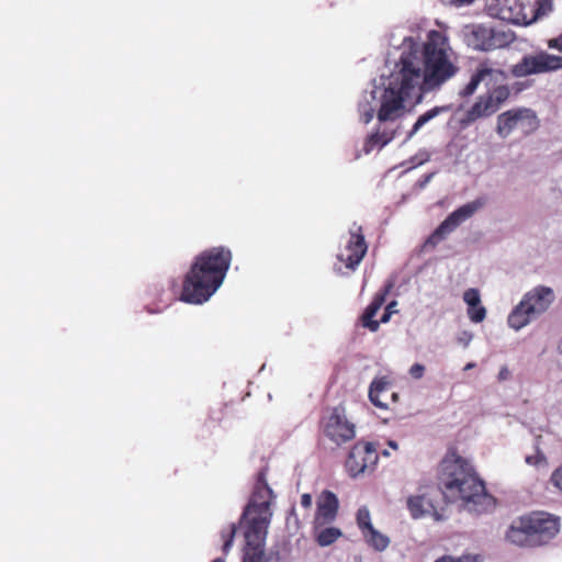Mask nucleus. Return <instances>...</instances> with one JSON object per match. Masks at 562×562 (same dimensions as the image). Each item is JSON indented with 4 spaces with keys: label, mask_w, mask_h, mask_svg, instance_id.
Listing matches in <instances>:
<instances>
[{
    "label": "nucleus",
    "mask_w": 562,
    "mask_h": 562,
    "mask_svg": "<svg viewBox=\"0 0 562 562\" xmlns=\"http://www.w3.org/2000/svg\"><path fill=\"white\" fill-rule=\"evenodd\" d=\"M562 69V56L552 55L544 50L526 55L513 66L512 72L521 78L536 74L552 72Z\"/></svg>",
    "instance_id": "423d86ee"
},
{
    "label": "nucleus",
    "mask_w": 562,
    "mask_h": 562,
    "mask_svg": "<svg viewBox=\"0 0 562 562\" xmlns=\"http://www.w3.org/2000/svg\"><path fill=\"white\" fill-rule=\"evenodd\" d=\"M392 288H393V283L390 282L385 286L384 292L378 293L374 296L372 303L367 307V310L362 316V325L364 327L369 328L371 331H376L379 329L380 324L378 321H375L373 318L376 315V313L379 312V310L381 308V306L384 304L385 297Z\"/></svg>",
    "instance_id": "6ab92c4d"
},
{
    "label": "nucleus",
    "mask_w": 562,
    "mask_h": 562,
    "mask_svg": "<svg viewBox=\"0 0 562 562\" xmlns=\"http://www.w3.org/2000/svg\"><path fill=\"white\" fill-rule=\"evenodd\" d=\"M396 306H397V302H396V301H392V302H390V303L386 305V307H385V308H386V310H389V311H392V314H395V313H397V312H398V311H397V308H396Z\"/></svg>",
    "instance_id": "a19ab883"
},
{
    "label": "nucleus",
    "mask_w": 562,
    "mask_h": 562,
    "mask_svg": "<svg viewBox=\"0 0 562 562\" xmlns=\"http://www.w3.org/2000/svg\"><path fill=\"white\" fill-rule=\"evenodd\" d=\"M440 484L445 499L461 510L483 514L495 505L471 462L456 451H449L441 461Z\"/></svg>",
    "instance_id": "f03ea898"
},
{
    "label": "nucleus",
    "mask_w": 562,
    "mask_h": 562,
    "mask_svg": "<svg viewBox=\"0 0 562 562\" xmlns=\"http://www.w3.org/2000/svg\"><path fill=\"white\" fill-rule=\"evenodd\" d=\"M368 543L378 551H383L387 548L390 540L386 536L379 532L376 529L371 527L363 532Z\"/></svg>",
    "instance_id": "393cba45"
},
{
    "label": "nucleus",
    "mask_w": 562,
    "mask_h": 562,
    "mask_svg": "<svg viewBox=\"0 0 562 562\" xmlns=\"http://www.w3.org/2000/svg\"><path fill=\"white\" fill-rule=\"evenodd\" d=\"M522 300L528 304V308L539 316L551 306L555 300V294L551 288L538 285L527 292Z\"/></svg>",
    "instance_id": "f8f14e48"
},
{
    "label": "nucleus",
    "mask_w": 562,
    "mask_h": 562,
    "mask_svg": "<svg viewBox=\"0 0 562 562\" xmlns=\"http://www.w3.org/2000/svg\"><path fill=\"white\" fill-rule=\"evenodd\" d=\"M473 1L474 0H450V3L456 7H463L471 4Z\"/></svg>",
    "instance_id": "ea45409f"
},
{
    "label": "nucleus",
    "mask_w": 562,
    "mask_h": 562,
    "mask_svg": "<svg viewBox=\"0 0 562 562\" xmlns=\"http://www.w3.org/2000/svg\"><path fill=\"white\" fill-rule=\"evenodd\" d=\"M367 252L364 238L360 234H351V238L345 250L338 255L340 261L346 263L349 269H355Z\"/></svg>",
    "instance_id": "4468645a"
},
{
    "label": "nucleus",
    "mask_w": 562,
    "mask_h": 562,
    "mask_svg": "<svg viewBox=\"0 0 562 562\" xmlns=\"http://www.w3.org/2000/svg\"><path fill=\"white\" fill-rule=\"evenodd\" d=\"M447 110V106H436L420 115L414 124L412 131L408 133L407 138L413 137V135L416 134L426 123Z\"/></svg>",
    "instance_id": "bb28decb"
},
{
    "label": "nucleus",
    "mask_w": 562,
    "mask_h": 562,
    "mask_svg": "<svg viewBox=\"0 0 562 562\" xmlns=\"http://www.w3.org/2000/svg\"><path fill=\"white\" fill-rule=\"evenodd\" d=\"M231 263V251L214 248L198 257L188 273L181 300L191 304L206 302L222 285Z\"/></svg>",
    "instance_id": "7ed1b4c3"
},
{
    "label": "nucleus",
    "mask_w": 562,
    "mask_h": 562,
    "mask_svg": "<svg viewBox=\"0 0 562 562\" xmlns=\"http://www.w3.org/2000/svg\"><path fill=\"white\" fill-rule=\"evenodd\" d=\"M497 15L514 24L529 25L536 21L530 0H503L497 5Z\"/></svg>",
    "instance_id": "9d476101"
},
{
    "label": "nucleus",
    "mask_w": 562,
    "mask_h": 562,
    "mask_svg": "<svg viewBox=\"0 0 562 562\" xmlns=\"http://www.w3.org/2000/svg\"><path fill=\"white\" fill-rule=\"evenodd\" d=\"M530 7L533 8V15L536 20L539 18L547 15L552 11V1L551 0H536Z\"/></svg>",
    "instance_id": "7c9ffc66"
},
{
    "label": "nucleus",
    "mask_w": 562,
    "mask_h": 562,
    "mask_svg": "<svg viewBox=\"0 0 562 562\" xmlns=\"http://www.w3.org/2000/svg\"><path fill=\"white\" fill-rule=\"evenodd\" d=\"M378 461L376 448L368 442L363 446L356 445L347 459L346 467L351 476H357L375 464Z\"/></svg>",
    "instance_id": "9b49d317"
},
{
    "label": "nucleus",
    "mask_w": 562,
    "mask_h": 562,
    "mask_svg": "<svg viewBox=\"0 0 562 562\" xmlns=\"http://www.w3.org/2000/svg\"><path fill=\"white\" fill-rule=\"evenodd\" d=\"M397 50L393 70L363 94L360 113L364 123L374 114L380 124L396 121L408 104L422 100L423 92L440 88L459 71L447 37L438 31H430L425 42L405 37Z\"/></svg>",
    "instance_id": "f257e3e1"
},
{
    "label": "nucleus",
    "mask_w": 562,
    "mask_h": 562,
    "mask_svg": "<svg viewBox=\"0 0 562 562\" xmlns=\"http://www.w3.org/2000/svg\"><path fill=\"white\" fill-rule=\"evenodd\" d=\"M484 558L480 553H464L461 557L454 558L451 555H443L435 562H483Z\"/></svg>",
    "instance_id": "c756f323"
},
{
    "label": "nucleus",
    "mask_w": 562,
    "mask_h": 562,
    "mask_svg": "<svg viewBox=\"0 0 562 562\" xmlns=\"http://www.w3.org/2000/svg\"><path fill=\"white\" fill-rule=\"evenodd\" d=\"M394 137V131L389 132L386 128L381 130V127L378 128V131L373 134H371L366 143H364V151L369 154L373 149L378 148L381 149L386 144H389Z\"/></svg>",
    "instance_id": "5701e85b"
},
{
    "label": "nucleus",
    "mask_w": 562,
    "mask_h": 562,
    "mask_svg": "<svg viewBox=\"0 0 562 562\" xmlns=\"http://www.w3.org/2000/svg\"><path fill=\"white\" fill-rule=\"evenodd\" d=\"M429 178H430V176L428 178H426L425 182L422 183L420 186L423 187L427 181H429Z\"/></svg>",
    "instance_id": "3c124183"
},
{
    "label": "nucleus",
    "mask_w": 562,
    "mask_h": 562,
    "mask_svg": "<svg viewBox=\"0 0 562 562\" xmlns=\"http://www.w3.org/2000/svg\"><path fill=\"white\" fill-rule=\"evenodd\" d=\"M482 206L480 201H472L452 212L426 240V245L436 246L452 233L460 224L473 216Z\"/></svg>",
    "instance_id": "1a4fd4ad"
},
{
    "label": "nucleus",
    "mask_w": 562,
    "mask_h": 562,
    "mask_svg": "<svg viewBox=\"0 0 562 562\" xmlns=\"http://www.w3.org/2000/svg\"><path fill=\"white\" fill-rule=\"evenodd\" d=\"M494 1H495L496 5H497V4H498L499 2H502L503 0H494Z\"/></svg>",
    "instance_id": "603ef678"
},
{
    "label": "nucleus",
    "mask_w": 562,
    "mask_h": 562,
    "mask_svg": "<svg viewBox=\"0 0 562 562\" xmlns=\"http://www.w3.org/2000/svg\"><path fill=\"white\" fill-rule=\"evenodd\" d=\"M485 97L490 104L494 108V112H496L499 106L508 99L509 89L506 86H498Z\"/></svg>",
    "instance_id": "a878e982"
},
{
    "label": "nucleus",
    "mask_w": 562,
    "mask_h": 562,
    "mask_svg": "<svg viewBox=\"0 0 562 562\" xmlns=\"http://www.w3.org/2000/svg\"><path fill=\"white\" fill-rule=\"evenodd\" d=\"M473 334L471 331L464 330L458 335L457 342L463 348H467L471 344Z\"/></svg>",
    "instance_id": "f704fd0d"
},
{
    "label": "nucleus",
    "mask_w": 562,
    "mask_h": 562,
    "mask_svg": "<svg viewBox=\"0 0 562 562\" xmlns=\"http://www.w3.org/2000/svg\"><path fill=\"white\" fill-rule=\"evenodd\" d=\"M491 30L493 32V37H492L493 48L506 46L509 43H512L515 38L514 33L509 30L506 31L502 27H496V29H491Z\"/></svg>",
    "instance_id": "cd10ccee"
},
{
    "label": "nucleus",
    "mask_w": 562,
    "mask_h": 562,
    "mask_svg": "<svg viewBox=\"0 0 562 562\" xmlns=\"http://www.w3.org/2000/svg\"><path fill=\"white\" fill-rule=\"evenodd\" d=\"M387 396L386 382L382 380L373 381L369 391L371 402L378 407L385 408L387 406L385 402Z\"/></svg>",
    "instance_id": "b1692460"
},
{
    "label": "nucleus",
    "mask_w": 562,
    "mask_h": 562,
    "mask_svg": "<svg viewBox=\"0 0 562 562\" xmlns=\"http://www.w3.org/2000/svg\"><path fill=\"white\" fill-rule=\"evenodd\" d=\"M508 375H509V371L506 368H503L498 373L499 380H506L508 378Z\"/></svg>",
    "instance_id": "37998d69"
},
{
    "label": "nucleus",
    "mask_w": 562,
    "mask_h": 562,
    "mask_svg": "<svg viewBox=\"0 0 562 562\" xmlns=\"http://www.w3.org/2000/svg\"><path fill=\"white\" fill-rule=\"evenodd\" d=\"M341 531L338 528L329 527L319 531L317 535V542L321 547H327L334 543L339 537H341Z\"/></svg>",
    "instance_id": "c85d7f7f"
},
{
    "label": "nucleus",
    "mask_w": 562,
    "mask_h": 562,
    "mask_svg": "<svg viewBox=\"0 0 562 562\" xmlns=\"http://www.w3.org/2000/svg\"><path fill=\"white\" fill-rule=\"evenodd\" d=\"M524 517L514 521L506 532V540L518 547H533Z\"/></svg>",
    "instance_id": "aec40b11"
},
{
    "label": "nucleus",
    "mask_w": 562,
    "mask_h": 562,
    "mask_svg": "<svg viewBox=\"0 0 562 562\" xmlns=\"http://www.w3.org/2000/svg\"><path fill=\"white\" fill-rule=\"evenodd\" d=\"M463 301L468 305V316L473 323H481L486 317V308L481 303L477 289L471 288L464 291Z\"/></svg>",
    "instance_id": "a211bd4d"
},
{
    "label": "nucleus",
    "mask_w": 562,
    "mask_h": 562,
    "mask_svg": "<svg viewBox=\"0 0 562 562\" xmlns=\"http://www.w3.org/2000/svg\"><path fill=\"white\" fill-rule=\"evenodd\" d=\"M392 315H393L392 311H389V310L385 308V311H384V313H383V315L381 317V322L382 323H387Z\"/></svg>",
    "instance_id": "79ce46f5"
},
{
    "label": "nucleus",
    "mask_w": 562,
    "mask_h": 562,
    "mask_svg": "<svg viewBox=\"0 0 562 562\" xmlns=\"http://www.w3.org/2000/svg\"><path fill=\"white\" fill-rule=\"evenodd\" d=\"M406 505L412 517L415 519L429 514H432L436 520H443L446 518L436 510L431 495L426 491L409 495L407 497Z\"/></svg>",
    "instance_id": "ddd939ff"
},
{
    "label": "nucleus",
    "mask_w": 562,
    "mask_h": 562,
    "mask_svg": "<svg viewBox=\"0 0 562 562\" xmlns=\"http://www.w3.org/2000/svg\"><path fill=\"white\" fill-rule=\"evenodd\" d=\"M301 504L303 507L305 508H310L312 506V496L311 494H303L302 497H301Z\"/></svg>",
    "instance_id": "58836bf2"
},
{
    "label": "nucleus",
    "mask_w": 562,
    "mask_h": 562,
    "mask_svg": "<svg viewBox=\"0 0 562 562\" xmlns=\"http://www.w3.org/2000/svg\"><path fill=\"white\" fill-rule=\"evenodd\" d=\"M524 519L533 546L548 542L559 532L558 519L546 513H535Z\"/></svg>",
    "instance_id": "6e6552de"
},
{
    "label": "nucleus",
    "mask_w": 562,
    "mask_h": 562,
    "mask_svg": "<svg viewBox=\"0 0 562 562\" xmlns=\"http://www.w3.org/2000/svg\"><path fill=\"white\" fill-rule=\"evenodd\" d=\"M493 32L483 25H471L465 27L464 40L467 44L476 50L493 49Z\"/></svg>",
    "instance_id": "dca6fc26"
},
{
    "label": "nucleus",
    "mask_w": 562,
    "mask_h": 562,
    "mask_svg": "<svg viewBox=\"0 0 562 562\" xmlns=\"http://www.w3.org/2000/svg\"><path fill=\"white\" fill-rule=\"evenodd\" d=\"M338 505V498L334 493L329 491L322 492L317 501L316 526L331 522L336 518Z\"/></svg>",
    "instance_id": "2eb2a0df"
},
{
    "label": "nucleus",
    "mask_w": 562,
    "mask_h": 562,
    "mask_svg": "<svg viewBox=\"0 0 562 562\" xmlns=\"http://www.w3.org/2000/svg\"><path fill=\"white\" fill-rule=\"evenodd\" d=\"M425 367L420 363H415L409 369V374L414 379H420L424 375Z\"/></svg>",
    "instance_id": "c9c22d12"
},
{
    "label": "nucleus",
    "mask_w": 562,
    "mask_h": 562,
    "mask_svg": "<svg viewBox=\"0 0 562 562\" xmlns=\"http://www.w3.org/2000/svg\"><path fill=\"white\" fill-rule=\"evenodd\" d=\"M324 432L334 443L340 446L356 436L355 425L349 423L342 406H336L325 419Z\"/></svg>",
    "instance_id": "0eeeda50"
},
{
    "label": "nucleus",
    "mask_w": 562,
    "mask_h": 562,
    "mask_svg": "<svg viewBox=\"0 0 562 562\" xmlns=\"http://www.w3.org/2000/svg\"><path fill=\"white\" fill-rule=\"evenodd\" d=\"M550 483L562 493V463L551 473Z\"/></svg>",
    "instance_id": "72a5a7b5"
},
{
    "label": "nucleus",
    "mask_w": 562,
    "mask_h": 562,
    "mask_svg": "<svg viewBox=\"0 0 562 562\" xmlns=\"http://www.w3.org/2000/svg\"><path fill=\"white\" fill-rule=\"evenodd\" d=\"M494 108L490 104L485 95L480 97L476 102L467 111L465 116L461 119V124L467 126L476 120L494 114Z\"/></svg>",
    "instance_id": "4be33fe9"
},
{
    "label": "nucleus",
    "mask_w": 562,
    "mask_h": 562,
    "mask_svg": "<svg viewBox=\"0 0 562 562\" xmlns=\"http://www.w3.org/2000/svg\"><path fill=\"white\" fill-rule=\"evenodd\" d=\"M213 562H225V560H224V559H222V558H217V559H215Z\"/></svg>",
    "instance_id": "09e8293b"
},
{
    "label": "nucleus",
    "mask_w": 562,
    "mask_h": 562,
    "mask_svg": "<svg viewBox=\"0 0 562 562\" xmlns=\"http://www.w3.org/2000/svg\"><path fill=\"white\" fill-rule=\"evenodd\" d=\"M474 367H475V363L469 362V363L465 364L464 370L468 371V370L473 369Z\"/></svg>",
    "instance_id": "a18cd8bd"
},
{
    "label": "nucleus",
    "mask_w": 562,
    "mask_h": 562,
    "mask_svg": "<svg viewBox=\"0 0 562 562\" xmlns=\"http://www.w3.org/2000/svg\"><path fill=\"white\" fill-rule=\"evenodd\" d=\"M235 532H236V528L234 525H232L228 529L227 539L225 540L224 546H223V550L225 552H227L231 549V547L233 544L234 537H235Z\"/></svg>",
    "instance_id": "e433bc0d"
},
{
    "label": "nucleus",
    "mask_w": 562,
    "mask_h": 562,
    "mask_svg": "<svg viewBox=\"0 0 562 562\" xmlns=\"http://www.w3.org/2000/svg\"><path fill=\"white\" fill-rule=\"evenodd\" d=\"M526 462L530 465H535V467H547L548 465V459L547 457L544 456V453L542 451H540L539 449L536 450V452L531 456H528L526 458Z\"/></svg>",
    "instance_id": "473e14b6"
},
{
    "label": "nucleus",
    "mask_w": 562,
    "mask_h": 562,
    "mask_svg": "<svg viewBox=\"0 0 562 562\" xmlns=\"http://www.w3.org/2000/svg\"><path fill=\"white\" fill-rule=\"evenodd\" d=\"M548 47L551 49H557L562 53V35H560L557 38L549 40Z\"/></svg>",
    "instance_id": "4c0bfd02"
},
{
    "label": "nucleus",
    "mask_w": 562,
    "mask_h": 562,
    "mask_svg": "<svg viewBox=\"0 0 562 562\" xmlns=\"http://www.w3.org/2000/svg\"><path fill=\"white\" fill-rule=\"evenodd\" d=\"M538 127L539 120L531 109H513L497 116L496 132L502 138L508 137L515 128H520L525 134H529Z\"/></svg>",
    "instance_id": "39448f33"
},
{
    "label": "nucleus",
    "mask_w": 562,
    "mask_h": 562,
    "mask_svg": "<svg viewBox=\"0 0 562 562\" xmlns=\"http://www.w3.org/2000/svg\"><path fill=\"white\" fill-rule=\"evenodd\" d=\"M389 395H390V397L392 398L393 402L397 401V394L396 393H391Z\"/></svg>",
    "instance_id": "49530a36"
},
{
    "label": "nucleus",
    "mask_w": 562,
    "mask_h": 562,
    "mask_svg": "<svg viewBox=\"0 0 562 562\" xmlns=\"http://www.w3.org/2000/svg\"><path fill=\"white\" fill-rule=\"evenodd\" d=\"M357 521L359 527L361 528L362 532L370 529L372 526L371 518H370V512L367 507H361L357 513Z\"/></svg>",
    "instance_id": "2f4dec72"
},
{
    "label": "nucleus",
    "mask_w": 562,
    "mask_h": 562,
    "mask_svg": "<svg viewBox=\"0 0 562 562\" xmlns=\"http://www.w3.org/2000/svg\"><path fill=\"white\" fill-rule=\"evenodd\" d=\"M559 351H560V353L562 355V338H561V341H560V344H559Z\"/></svg>",
    "instance_id": "de8ad7c7"
},
{
    "label": "nucleus",
    "mask_w": 562,
    "mask_h": 562,
    "mask_svg": "<svg viewBox=\"0 0 562 562\" xmlns=\"http://www.w3.org/2000/svg\"><path fill=\"white\" fill-rule=\"evenodd\" d=\"M389 446H390L392 449H394V450H397V449H398V445H397L395 441H393V440H390V441H389Z\"/></svg>",
    "instance_id": "c03bdc74"
},
{
    "label": "nucleus",
    "mask_w": 562,
    "mask_h": 562,
    "mask_svg": "<svg viewBox=\"0 0 562 562\" xmlns=\"http://www.w3.org/2000/svg\"><path fill=\"white\" fill-rule=\"evenodd\" d=\"M504 79L505 75L502 70L492 68L486 64H483L464 88V94H472L481 82L491 85L502 82Z\"/></svg>",
    "instance_id": "f3484780"
},
{
    "label": "nucleus",
    "mask_w": 562,
    "mask_h": 562,
    "mask_svg": "<svg viewBox=\"0 0 562 562\" xmlns=\"http://www.w3.org/2000/svg\"><path fill=\"white\" fill-rule=\"evenodd\" d=\"M271 516L270 503L267 501L260 503L254 501L246 508L243 516L247 525L243 562H269L265 552V542Z\"/></svg>",
    "instance_id": "20e7f679"
},
{
    "label": "nucleus",
    "mask_w": 562,
    "mask_h": 562,
    "mask_svg": "<svg viewBox=\"0 0 562 562\" xmlns=\"http://www.w3.org/2000/svg\"><path fill=\"white\" fill-rule=\"evenodd\" d=\"M538 315L528 308V304L524 300L513 310L508 316V325L515 330H519L527 326L532 318Z\"/></svg>",
    "instance_id": "412c9836"
},
{
    "label": "nucleus",
    "mask_w": 562,
    "mask_h": 562,
    "mask_svg": "<svg viewBox=\"0 0 562 562\" xmlns=\"http://www.w3.org/2000/svg\"><path fill=\"white\" fill-rule=\"evenodd\" d=\"M382 454H383V456H385V457H389V456H390V452H389L387 450H384V451L382 452Z\"/></svg>",
    "instance_id": "8fccbe9b"
}]
</instances>
